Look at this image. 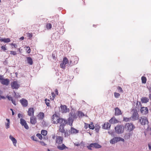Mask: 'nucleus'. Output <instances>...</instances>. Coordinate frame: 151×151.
Listing matches in <instances>:
<instances>
[{
  "label": "nucleus",
  "instance_id": "1",
  "mask_svg": "<svg viewBox=\"0 0 151 151\" xmlns=\"http://www.w3.org/2000/svg\"><path fill=\"white\" fill-rule=\"evenodd\" d=\"M69 116L70 117L68 119L67 123L70 126H72L73 120L77 117V116L75 113L71 112L69 114Z\"/></svg>",
  "mask_w": 151,
  "mask_h": 151
},
{
  "label": "nucleus",
  "instance_id": "2",
  "mask_svg": "<svg viewBox=\"0 0 151 151\" xmlns=\"http://www.w3.org/2000/svg\"><path fill=\"white\" fill-rule=\"evenodd\" d=\"M57 124H59L60 125L59 126V129L64 128V126L67 124V121L66 119L60 117L57 123Z\"/></svg>",
  "mask_w": 151,
  "mask_h": 151
},
{
  "label": "nucleus",
  "instance_id": "3",
  "mask_svg": "<svg viewBox=\"0 0 151 151\" xmlns=\"http://www.w3.org/2000/svg\"><path fill=\"white\" fill-rule=\"evenodd\" d=\"M139 122L142 125H145L148 124L149 122L147 118L145 116H142L139 118Z\"/></svg>",
  "mask_w": 151,
  "mask_h": 151
},
{
  "label": "nucleus",
  "instance_id": "4",
  "mask_svg": "<svg viewBox=\"0 0 151 151\" xmlns=\"http://www.w3.org/2000/svg\"><path fill=\"white\" fill-rule=\"evenodd\" d=\"M79 58L77 56H71L70 60V65L72 66L77 64Z\"/></svg>",
  "mask_w": 151,
  "mask_h": 151
},
{
  "label": "nucleus",
  "instance_id": "5",
  "mask_svg": "<svg viewBox=\"0 0 151 151\" xmlns=\"http://www.w3.org/2000/svg\"><path fill=\"white\" fill-rule=\"evenodd\" d=\"M116 132L118 134H121L123 132L124 127L122 125H118L115 127Z\"/></svg>",
  "mask_w": 151,
  "mask_h": 151
},
{
  "label": "nucleus",
  "instance_id": "6",
  "mask_svg": "<svg viewBox=\"0 0 151 151\" xmlns=\"http://www.w3.org/2000/svg\"><path fill=\"white\" fill-rule=\"evenodd\" d=\"M125 127L129 132L132 131L135 128V127L131 123H127L125 125Z\"/></svg>",
  "mask_w": 151,
  "mask_h": 151
},
{
  "label": "nucleus",
  "instance_id": "7",
  "mask_svg": "<svg viewBox=\"0 0 151 151\" xmlns=\"http://www.w3.org/2000/svg\"><path fill=\"white\" fill-rule=\"evenodd\" d=\"M68 60L66 57L63 58V62L60 63V66L62 68L64 69L65 65L68 63Z\"/></svg>",
  "mask_w": 151,
  "mask_h": 151
},
{
  "label": "nucleus",
  "instance_id": "8",
  "mask_svg": "<svg viewBox=\"0 0 151 151\" xmlns=\"http://www.w3.org/2000/svg\"><path fill=\"white\" fill-rule=\"evenodd\" d=\"M59 131L60 132L64 134V136L65 137H68L69 135L70 132H68L67 130H65L64 129V128L59 129Z\"/></svg>",
  "mask_w": 151,
  "mask_h": 151
},
{
  "label": "nucleus",
  "instance_id": "9",
  "mask_svg": "<svg viewBox=\"0 0 151 151\" xmlns=\"http://www.w3.org/2000/svg\"><path fill=\"white\" fill-rule=\"evenodd\" d=\"M60 117L57 115L56 114L53 115L52 118V121L54 124H57V123Z\"/></svg>",
  "mask_w": 151,
  "mask_h": 151
},
{
  "label": "nucleus",
  "instance_id": "10",
  "mask_svg": "<svg viewBox=\"0 0 151 151\" xmlns=\"http://www.w3.org/2000/svg\"><path fill=\"white\" fill-rule=\"evenodd\" d=\"M139 115L136 111H134L133 114L131 116V118L132 120L135 121L138 119Z\"/></svg>",
  "mask_w": 151,
  "mask_h": 151
},
{
  "label": "nucleus",
  "instance_id": "11",
  "mask_svg": "<svg viewBox=\"0 0 151 151\" xmlns=\"http://www.w3.org/2000/svg\"><path fill=\"white\" fill-rule=\"evenodd\" d=\"M20 123L22 126H24L25 129H29V126L26 123V121L23 119L22 118L20 119Z\"/></svg>",
  "mask_w": 151,
  "mask_h": 151
},
{
  "label": "nucleus",
  "instance_id": "12",
  "mask_svg": "<svg viewBox=\"0 0 151 151\" xmlns=\"http://www.w3.org/2000/svg\"><path fill=\"white\" fill-rule=\"evenodd\" d=\"M12 88L13 89H17L19 87L20 85L19 84L17 81H14L11 83Z\"/></svg>",
  "mask_w": 151,
  "mask_h": 151
},
{
  "label": "nucleus",
  "instance_id": "13",
  "mask_svg": "<svg viewBox=\"0 0 151 151\" xmlns=\"http://www.w3.org/2000/svg\"><path fill=\"white\" fill-rule=\"evenodd\" d=\"M59 37L60 35L59 32L57 31L53 33L51 37L52 39L54 40L58 39L59 38Z\"/></svg>",
  "mask_w": 151,
  "mask_h": 151
},
{
  "label": "nucleus",
  "instance_id": "14",
  "mask_svg": "<svg viewBox=\"0 0 151 151\" xmlns=\"http://www.w3.org/2000/svg\"><path fill=\"white\" fill-rule=\"evenodd\" d=\"M63 140V138L62 137L57 136L55 140L56 143L58 145L61 144Z\"/></svg>",
  "mask_w": 151,
  "mask_h": 151
},
{
  "label": "nucleus",
  "instance_id": "15",
  "mask_svg": "<svg viewBox=\"0 0 151 151\" xmlns=\"http://www.w3.org/2000/svg\"><path fill=\"white\" fill-rule=\"evenodd\" d=\"M1 83L3 85L8 86L9 83V80L7 78H3L1 81H0Z\"/></svg>",
  "mask_w": 151,
  "mask_h": 151
},
{
  "label": "nucleus",
  "instance_id": "16",
  "mask_svg": "<svg viewBox=\"0 0 151 151\" xmlns=\"http://www.w3.org/2000/svg\"><path fill=\"white\" fill-rule=\"evenodd\" d=\"M61 111L62 113H66L69 111V109L67 108L65 105H61L60 106Z\"/></svg>",
  "mask_w": 151,
  "mask_h": 151
},
{
  "label": "nucleus",
  "instance_id": "17",
  "mask_svg": "<svg viewBox=\"0 0 151 151\" xmlns=\"http://www.w3.org/2000/svg\"><path fill=\"white\" fill-rule=\"evenodd\" d=\"M20 102L22 106L24 107H26L28 105V101L27 100L25 99H22L20 100Z\"/></svg>",
  "mask_w": 151,
  "mask_h": 151
},
{
  "label": "nucleus",
  "instance_id": "18",
  "mask_svg": "<svg viewBox=\"0 0 151 151\" xmlns=\"http://www.w3.org/2000/svg\"><path fill=\"white\" fill-rule=\"evenodd\" d=\"M28 115L29 116H34V110L33 108H30L28 109Z\"/></svg>",
  "mask_w": 151,
  "mask_h": 151
},
{
  "label": "nucleus",
  "instance_id": "19",
  "mask_svg": "<svg viewBox=\"0 0 151 151\" xmlns=\"http://www.w3.org/2000/svg\"><path fill=\"white\" fill-rule=\"evenodd\" d=\"M140 111L142 114H146L148 113V109L147 107H143L141 108Z\"/></svg>",
  "mask_w": 151,
  "mask_h": 151
},
{
  "label": "nucleus",
  "instance_id": "20",
  "mask_svg": "<svg viewBox=\"0 0 151 151\" xmlns=\"http://www.w3.org/2000/svg\"><path fill=\"white\" fill-rule=\"evenodd\" d=\"M110 123L108 122L105 123L102 126L103 128L104 129H109L111 126Z\"/></svg>",
  "mask_w": 151,
  "mask_h": 151
},
{
  "label": "nucleus",
  "instance_id": "21",
  "mask_svg": "<svg viewBox=\"0 0 151 151\" xmlns=\"http://www.w3.org/2000/svg\"><path fill=\"white\" fill-rule=\"evenodd\" d=\"M30 122L32 124H35L37 123V119L35 116H33L31 117Z\"/></svg>",
  "mask_w": 151,
  "mask_h": 151
},
{
  "label": "nucleus",
  "instance_id": "22",
  "mask_svg": "<svg viewBox=\"0 0 151 151\" xmlns=\"http://www.w3.org/2000/svg\"><path fill=\"white\" fill-rule=\"evenodd\" d=\"M109 122L110 123L114 124L118 123L119 121L114 117H113L109 120Z\"/></svg>",
  "mask_w": 151,
  "mask_h": 151
},
{
  "label": "nucleus",
  "instance_id": "23",
  "mask_svg": "<svg viewBox=\"0 0 151 151\" xmlns=\"http://www.w3.org/2000/svg\"><path fill=\"white\" fill-rule=\"evenodd\" d=\"M9 138L12 142L14 146H16L17 143V140L11 135L9 136Z\"/></svg>",
  "mask_w": 151,
  "mask_h": 151
},
{
  "label": "nucleus",
  "instance_id": "24",
  "mask_svg": "<svg viewBox=\"0 0 151 151\" xmlns=\"http://www.w3.org/2000/svg\"><path fill=\"white\" fill-rule=\"evenodd\" d=\"M149 99L146 97H142L141 99V101L143 103H146L149 101Z\"/></svg>",
  "mask_w": 151,
  "mask_h": 151
},
{
  "label": "nucleus",
  "instance_id": "25",
  "mask_svg": "<svg viewBox=\"0 0 151 151\" xmlns=\"http://www.w3.org/2000/svg\"><path fill=\"white\" fill-rule=\"evenodd\" d=\"M44 114L43 112H40L37 116L38 119L39 120L42 119L44 117Z\"/></svg>",
  "mask_w": 151,
  "mask_h": 151
},
{
  "label": "nucleus",
  "instance_id": "26",
  "mask_svg": "<svg viewBox=\"0 0 151 151\" xmlns=\"http://www.w3.org/2000/svg\"><path fill=\"white\" fill-rule=\"evenodd\" d=\"M115 115H119L122 114V112L121 110L118 107L115 108Z\"/></svg>",
  "mask_w": 151,
  "mask_h": 151
},
{
  "label": "nucleus",
  "instance_id": "27",
  "mask_svg": "<svg viewBox=\"0 0 151 151\" xmlns=\"http://www.w3.org/2000/svg\"><path fill=\"white\" fill-rule=\"evenodd\" d=\"M57 147L58 149L60 150H63L65 148H68V147L63 144L61 145H58Z\"/></svg>",
  "mask_w": 151,
  "mask_h": 151
},
{
  "label": "nucleus",
  "instance_id": "28",
  "mask_svg": "<svg viewBox=\"0 0 151 151\" xmlns=\"http://www.w3.org/2000/svg\"><path fill=\"white\" fill-rule=\"evenodd\" d=\"M78 132V130L73 127H71L70 129V133L71 134H75Z\"/></svg>",
  "mask_w": 151,
  "mask_h": 151
},
{
  "label": "nucleus",
  "instance_id": "29",
  "mask_svg": "<svg viewBox=\"0 0 151 151\" xmlns=\"http://www.w3.org/2000/svg\"><path fill=\"white\" fill-rule=\"evenodd\" d=\"M91 145H92L93 147L96 148H99L101 147V146L97 143H91Z\"/></svg>",
  "mask_w": 151,
  "mask_h": 151
},
{
  "label": "nucleus",
  "instance_id": "30",
  "mask_svg": "<svg viewBox=\"0 0 151 151\" xmlns=\"http://www.w3.org/2000/svg\"><path fill=\"white\" fill-rule=\"evenodd\" d=\"M27 63L30 65H32L33 64V61L32 58L30 57H28L27 58Z\"/></svg>",
  "mask_w": 151,
  "mask_h": 151
},
{
  "label": "nucleus",
  "instance_id": "31",
  "mask_svg": "<svg viewBox=\"0 0 151 151\" xmlns=\"http://www.w3.org/2000/svg\"><path fill=\"white\" fill-rule=\"evenodd\" d=\"M6 120L7 121V123H5V126L6 128L7 129L10 127V122L9 119H7Z\"/></svg>",
  "mask_w": 151,
  "mask_h": 151
},
{
  "label": "nucleus",
  "instance_id": "32",
  "mask_svg": "<svg viewBox=\"0 0 151 151\" xmlns=\"http://www.w3.org/2000/svg\"><path fill=\"white\" fill-rule=\"evenodd\" d=\"M52 57L54 60H56L57 56V52L56 51H54L52 55Z\"/></svg>",
  "mask_w": 151,
  "mask_h": 151
},
{
  "label": "nucleus",
  "instance_id": "33",
  "mask_svg": "<svg viewBox=\"0 0 151 151\" xmlns=\"http://www.w3.org/2000/svg\"><path fill=\"white\" fill-rule=\"evenodd\" d=\"M65 29L63 27L60 28V29L59 31V35H62L65 32Z\"/></svg>",
  "mask_w": 151,
  "mask_h": 151
},
{
  "label": "nucleus",
  "instance_id": "34",
  "mask_svg": "<svg viewBox=\"0 0 151 151\" xmlns=\"http://www.w3.org/2000/svg\"><path fill=\"white\" fill-rule=\"evenodd\" d=\"M0 40L1 41L4 42H9L10 41V39L9 38L6 39H1Z\"/></svg>",
  "mask_w": 151,
  "mask_h": 151
},
{
  "label": "nucleus",
  "instance_id": "35",
  "mask_svg": "<svg viewBox=\"0 0 151 151\" xmlns=\"http://www.w3.org/2000/svg\"><path fill=\"white\" fill-rule=\"evenodd\" d=\"M142 83H145L147 81V79L146 77L142 76L141 78Z\"/></svg>",
  "mask_w": 151,
  "mask_h": 151
},
{
  "label": "nucleus",
  "instance_id": "36",
  "mask_svg": "<svg viewBox=\"0 0 151 151\" xmlns=\"http://www.w3.org/2000/svg\"><path fill=\"white\" fill-rule=\"evenodd\" d=\"M131 119V117L127 118V117H123V121L126 122H129Z\"/></svg>",
  "mask_w": 151,
  "mask_h": 151
},
{
  "label": "nucleus",
  "instance_id": "37",
  "mask_svg": "<svg viewBox=\"0 0 151 151\" xmlns=\"http://www.w3.org/2000/svg\"><path fill=\"white\" fill-rule=\"evenodd\" d=\"M89 128L90 129H93L95 128V127L93 124V122H91V123L89 124Z\"/></svg>",
  "mask_w": 151,
  "mask_h": 151
},
{
  "label": "nucleus",
  "instance_id": "38",
  "mask_svg": "<svg viewBox=\"0 0 151 151\" xmlns=\"http://www.w3.org/2000/svg\"><path fill=\"white\" fill-rule=\"evenodd\" d=\"M95 130L96 132H98L100 129V127L99 124H98L96 125L95 127Z\"/></svg>",
  "mask_w": 151,
  "mask_h": 151
},
{
  "label": "nucleus",
  "instance_id": "39",
  "mask_svg": "<svg viewBox=\"0 0 151 151\" xmlns=\"http://www.w3.org/2000/svg\"><path fill=\"white\" fill-rule=\"evenodd\" d=\"M41 134L44 136H45L47 134V132L45 130H42L41 131Z\"/></svg>",
  "mask_w": 151,
  "mask_h": 151
},
{
  "label": "nucleus",
  "instance_id": "40",
  "mask_svg": "<svg viewBox=\"0 0 151 151\" xmlns=\"http://www.w3.org/2000/svg\"><path fill=\"white\" fill-rule=\"evenodd\" d=\"M117 88L119 92H121L122 93H123L124 92V91L121 87L118 86L117 87Z\"/></svg>",
  "mask_w": 151,
  "mask_h": 151
},
{
  "label": "nucleus",
  "instance_id": "41",
  "mask_svg": "<svg viewBox=\"0 0 151 151\" xmlns=\"http://www.w3.org/2000/svg\"><path fill=\"white\" fill-rule=\"evenodd\" d=\"M110 142V143L112 144H114L116 143L115 137L111 140Z\"/></svg>",
  "mask_w": 151,
  "mask_h": 151
},
{
  "label": "nucleus",
  "instance_id": "42",
  "mask_svg": "<svg viewBox=\"0 0 151 151\" xmlns=\"http://www.w3.org/2000/svg\"><path fill=\"white\" fill-rule=\"evenodd\" d=\"M114 97L116 98H118L119 96H120V94L119 93H116V92H114Z\"/></svg>",
  "mask_w": 151,
  "mask_h": 151
},
{
  "label": "nucleus",
  "instance_id": "43",
  "mask_svg": "<svg viewBox=\"0 0 151 151\" xmlns=\"http://www.w3.org/2000/svg\"><path fill=\"white\" fill-rule=\"evenodd\" d=\"M31 138L32 139V140L35 141H38L37 139V138L34 136H32L31 137Z\"/></svg>",
  "mask_w": 151,
  "mask_h": 151
},
{
  "label": "nucleus",
  "instance_id": "44",
  "mask_svg": "<svg viewBox=\"0 0 151 151\" xmlns=\"http://www.w3.org/2000/svg\"><path fill=\"white\" fill-rule=\"evenodd\" d=\"M45 102L46 104V105L48 106L50 105V103L49 101H50L49 99H46L45 100Z\"/></svg>",
  "mask_w": 151,
  "mask_h": 151
},
{
  "label": "nucleus",
  "instance_id": "45",
  "mask_svg": "<svg viewBox=\"0 0 151 151\" xmlns=\"http://www.w3.org/2000/svg\"><path fill=\"white\" fill-rule=\"evenodd\" d=\"M47 28L48 29H50L52 27L51 24L50 23H48L47 24Z\"/></svg>",
  "mask_w": 151,
  "mask_h": 151
},
{
  "label": "nucleus",
  "instance_id": "46",
  "mask_svg": "<svg viewBox=\"0 0 151 151\" xmlns=\"http://www.w3.org/2000/svg\"><path fill=\"white\" fill-rule=\"evenodd\" d=\"M36 136L37 137H38L41 140L42 139V135L40 134L39 133H38V134H37Z\"/></svg>",
  "mask_w": 151,
  "mask_h": 151
},
{
  "label": "nucleus",
  "instance_id": "47",
  "mask_svg": "<svg viewBox=\"0 0 151 151\" xmlns=\"http://www.w3.org/2000/svg\"><path fill=\"white\" fill-rule=\"evenodd\" d=\"M10 54L11 55H15L17 54V53L16 51H10Z\"/></svg>",
  "mask_w": 151,
  "mask_h": 151
},
{
  "label": "nucleus",
  "instance_id": "48",
  "mask_svg": "<svg viewBox=\"0 0 151 151\" xmlns=\"http://www.w3.org/2000/svg\"><path fill=\"white\" fill-rule=\"evenodd\" d=\"M149 91L150 93L149 95V97L150 99L151 98V87H150L148 88Z\"/></svg>",
  "mask_w": 151,
  "mask_h": 151
},
{
  "label": "nucleus",
  "instance_id": "49",
  "mask_svg": "<svg viewBox=\"0 0 151 151\" xmlns=\"http://www.w3.org/2000/svg\"><path fill=\"white\" fill-rule=\"evenodd\" d=\"M27 36L29 37V39L31 38L32 36V34L30 33H27Z\"/></svg>",
  "mask_w": 151,
  "mask_h": 151
},
{
  "label": "nucleus",
  "instance_id": "50",
  "mask_svg": "<svg viewBox=\"0 0 151 151\" xmlns=\"http://www.w3.org/2000/svg\"><path fill=\"white\" fill-rule=\"evenodd\" d=\"M85 126L84 128L86 129H87L88 128H89V124L86 123H85Z\"/></svg>",
  "mask_w": 151,
  "mask_h": 151
},
{
  "label": "nucleus",
  "instance_id": "51",
  "mask_svg": "<svg viewBox=\"0 0 151 151\" xmlns=\"http://www.w3.org/2000/svg\"><path fill=\"white\" fill-rule=\"evenodd\" d=\"M26 50H27V52L28 53H30V51H31V50H30L29 47H27V48H26Z\"/></svg>",
  "mask_w": 151,
  "mask_h": 151
},
{
  "label": "nucleus",
  "instance_id": "52",
  "mask_svg": "<svg viewBox=\"0 0 151 151\" xmlns=\"http://www.w3.org/2000/svg\"><path fill=\"white\" fill-rule=\"evenodd\" d=\"M84 116V114L82 112L80 111L79 112V116Z\"/></svg>",
  "mask_w": 151,
  "mask_h": 151
},
{
  "label": "nucleus",
  "instance_id": "53",
  "mask_svg": "<svg viewBox=\"0 0 151 151\" xmlns=\"http://www.w3.org/2000/svg\"><path fill=\"white\" fill-rule=\"evenodd\" d=\"M14 93L15 94V96L16 97L18 98V97L19 96V94L18 93H16L15 91H14Z\"/></svg>",
  "mask_w": 151,
  "mask_h": 151
},
{
  "label": "nucleus",
  "instance_id": "54",
  "mask_svg": "<svg viewBox=\"0 0 151 151\" xmlns=\"http://www.w3.org/2000/svg\"><path fill=\"white\" fill-rule=\"evenodd\" d=\"M116 142L120 141V137H115Z\"/></svg>",
  "mask_w": 151,
  "mask_h": 151
},
{
  "label": "nucleus",
  "instance_id": "55",
  "mask_svg": "<svg viewBox=\"0 0 151 151\" xmlns=\"http://www.w3.org/2000/svg\"><path fill=\"white\" fill-rule=\"evenodd\" d=\"M92 147H93L92 145H91V144L90 145L87 146V147H88V149L90 150H92V149H91Z\"/></svg>",
  "mask_w": 151,
  "mask_h": 151
},
{
  "label": "nucleus",
  "instance_id": "56",
  "mask_svg": "<svg viewBox=\"0 0 151 151\" xmlns=\"http://www.w3.org/2000/svg\"><path fill=\"white\" fill-rule=\"evenodd\" d=\"M147 131H150V134L151 135V128L149 129V126L148 125V127L147 129Z\"/></svg>",
  "mask_w": 151,
  "mask_h": 151
},
{
  "label": "nucleus",
  "instance_id": "57",
  "mask_svg": "<svg viewBox=\"0 0 151 151\" xmlns=\"http://www.w3.org/2000/svg\"><path fill=\"white\" fill-rule=\"evenodd\" d=\"M149 149L151 150V142H150L148 144Z\"/></svg>",
  "mask_w": 151,
  "mask_h": 151
},
{
  "label": "nucleus",
  "instance_id": "58",
  "mask_svg": "<svg viewBox=\"0 0 151 151\" xmlns=\"http://www.w3.org/2000/svg\"><path fill=\"white\" fill-rule=\"evenodd\" d=\"M7 98L9 100H11L12 101V100L13 99L12 97L11 96H7Z\"/></svg>",
  "mask_w": 151,
  "mask_h": 151
},
{
  "label": "nucleus",
  "instance_id": "59",
  "mask_svg": "<svg viewBox=\"0 0 151 151\" xmlns=\"http://www.w3.org/2000/svg\"><path fill=\"white\" fill-rule=\"evenodd\" d=\"M1 50H6L5 47L3 46H2L1 47Z\"/></svg>",
  "mask_w": 151,
  "mask_h": 151
},
{
  "label": "nucleus",
  "instance_id": "60",
  "mask_svg": "<svg viewBox=\"0 0 151 151\" xmlns=\"http://www.w3.org/2000/svg\"><path fill=\"white\" fill-rule=\"evenodd\" d=\"M18 116L19 118H20V117H23L22 115L20 113L18 114Z\"/></svg>",
  "mask_w": 151,
  "mask_h": 151
},
{
  "label": "nucleus",
  "instance_id": "61",
  "mask_svg": "<svg viewBox=\"0 0 151 151\" xmlns=\"http://www.w3.org/2000/svg\"><path fill=\"white\" fill-rule=\"evenodd\" d=\"M12 103L14 105H16V104L15 101L14 100H13V99L12 100Z\"/></svg>",
  "mask_w": 151,
  "mask_h": 151
},
{
  "label": "nucleus",
  "instance_id": "62",
  "mask_svg": "<svg viewBox=\"0 0 151 151\" xmlns=\"http://www.w3.org/2000/svg\"><path fill=\"white\" fill-rule=\"evenodd\" d=\"M3 78V76L0 74V80L1 81Z\"/></svg>",
  "mask_w": 151,
  "mask_h": 151
},
{
  "label": "nucleus",
  "instance_id": "63",
  "mask_svg": "<svg viewBox=\"0 0 151 151\" xmlns=\"http://www.w3.org/2000/svg\"><path fill=\"white\" fill-rule=\"evenodd\" d=\"M11 45H13L14 47L16 48L17 47V45L16 44L12 43L11 44Z\"/></svg>",
  "mask_w": 151,
  "mask_h": 151
},
{
  "label": "nucleus",
  "instance_id": "64",
  "mask_svg": "<svg viewBox=\"0 0 151 151\" xmlns=\"http://www.w3.org/2000/svg\"><path fill=\"white\" fill-rule=\"evenodd\" d=\"M51 94H52V96L55 98V94L54 93L52 92L51 93Z\"/></svg>",
  "mask_w": 151,
  "mask_h": 151
}]
</instances>
